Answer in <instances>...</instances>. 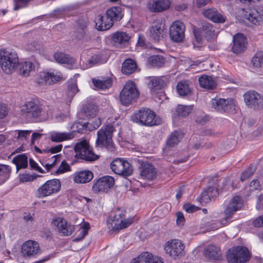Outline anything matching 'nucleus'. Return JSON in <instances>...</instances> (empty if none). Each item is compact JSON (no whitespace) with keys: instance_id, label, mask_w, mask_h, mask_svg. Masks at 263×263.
<instances>
[{"instance_id":"45","label":"nucleus","mask_w":263,"mask_h":263,"mask_svg":"<svg viewBox=\"0 0 263 263\" xmlns=\"http://www.w3.org/2000/svg\"><path fill=\"white\" fill-rule=\"evenodd\" d=\"M253 66L256 68H263V52H257L252 59Z\"/></svg>"},{"instance_id":"43","label":"nucleus","mask_w":263,"mask_h":263,"mask_svg":"<svg viewBox=\"0 0 263 263\" xmlns=\"http://www.w3.org/2000/svg\"><path fill=\"white\" fill-rule=\"evenodd\" d=\"M76 230H78L77 233H79L77 237L74 238V241H78L82 239L86 236L87 234V231L89 228V224L88 223L86 222L84 223L82 226H75Z\"/></svg>"},{"instance_id":"22","label":"nucleus","mask_w":263,"mask_h":263,"mask_svg":"<svg viewBox=\"0 0 263 263\" xmlns=\"http://www.w3.org/2000/svg\"><path fill=\"white\" fill-rule=\"evenodd\" d=\"M39 76L41 78V80H38L39 83H45L49 85L57 82L62 79V74L61 72L57 71L41 72Z\"/></svg>"},{"instance_id":"27","label":"nucleus","mask_w":263,"mask_h":263,"mask_svg":"<svg viewBox=\"0 0 263 263\" xmlns=\"http://www.w3.org/2000/svg\"><path fill=\"white\" fill-rule=\"evenodd\" d=\"M93 178V174L89 170L77 172L73 176V180L76 183H86Z\"/></svg>"},{"instance_id":"64","label":"nucleus","mask_w":263,"mask_h":263,"mask_svg":"<svg viewBox=\"0 0 263 263\" xmlns=\"http://www.w3.org/2000/svg\"><path fill=\"white\" fill-rule=\"evenodd\" d=\"M253 225L255 227H263V215L255 219L253 222Z\"/></svg>"},{"instance_id":"40","label":"nucleus","mask_w":263,"mask_h":263,"mask_svg":"<svg viewBox=\"0 0 263 263\" xmlns=\"http://www.w3.org/2000/svg\"><path fill=\"white\" fill-rule=\"evenodd\" d=\"M177 90L181 96H188L191 93V89L187 81L179 82L177 85Z\"/></svg>"},{"instance_id":"9","label":"nucleus","mask_w":263,"mask_h":263,"mask_svg":"<svg viewBox=\"0 0 263 263\" xmlns=\"http://www.w3.org/2000/svg\"><path fill=\"white\" fill-rule=\"evenodd\" d=\"M108 20L105 24L102 25V17H100L98 24L100 29H109L114 24L115 21H120L123 17L124 14L122 9L120 7H112L108 9L106 12Z\"/></svg>"},{"instance_id":"33","label":"nucleus","mask_w":263,"mask_h":263,"mask_svg":"<svg viewBox=\"0 0 263 263\" xmlns=\"http://www.w3.org/2000/svg\"><path fill=\"white\" fill-rule=\"evenodd\" d=\"M221 255L220 249L214 245L208 246L204 250V255L210 259H218Z\"/></svg>"},{"instance_id":"31","label":"nucleus","mask_w":263,"mask_h":263,"mask_svg":"<svg viewBox=\"0 0 263 263\" xmlns=\"http://www.w3.org/2000/svg\"><path fill=\"white\" fill-rule=\"evenodd\" d=\"M36 62L30 60L22 62L20 64V73L24 77H27L35 69Z\"/></svg>"},{"instance_id":"46","label":"nucleus","mask_w":263,"mask_h":263,"mask_svg":"<svg viewBox=\"0 0 263 263\" xmlns=\"http://www.w3.org/2000/svg\"><path fill=\"white\" fill-rule=\"evenodd\" d=\"M10 171L8 165L0 164V183L4 182L8 179Z\"/></svg>"},{"instance_id":"47","label":"nucleus","mask_w":263,"mask_h":263,"mask_svg":"<svg viewBox=\"0 0 263 263\" xmlns=\"http://www.w3.org/2000/svg\"><path fill=\"white\" fill-rule=\"evenodd\" d=\"M255 167L253 166H249L244 172H243L240 176L241 181H245L249 177L252 176L255 172Z\"/></svg>"},{"instance_id":"21","label":"nucleus","mask_w":263,"mask_h":263,"mask_svg":"<svg viewBox=\"0 0 263 263\" xmlns=\"http://www.w3.org/2000/svg\"><path fill=\"white\" fill-rule=\"evenodd\" d=\"M112 133H98V138L96 140L97 147H105L110 151L114 150L112 140Z\"/></svg>"},{"instance_id":"13","label":"nucleus","mask_w":263,"mask_h":263,"mask_svg":"<svg viewBox=\"0 0 263 263\" xmlns=\"http://www.w3.org/2000/svg\"><path fill=\"white\" fill-rule=\"evenodd\" d=\"M61 182L59 179H54L47 181L37 191L39 197H45L58 193L61 189Z\"/></svg>"},{"instance_id":"50","label":"nucleus","mask_w":263,"mask_h":263,"mask_svg":"<svg viewBox=\"0 0 263 263\" xmlns=\"http://www.w3.org/2000/svg\"><path fill=\"white\" fill-rule=\"evenodd\" d=\"M61 157V154L54 155L51 157V163H47L45 165V167L47 170H50L51 168L55 165L57 162H60Z\"/></svg>"},{"instance_id":"28","label":"nucleus","mask_w":263,"mask_h":263,"mask_svg":"<svg viewBox=\"0 0 263 263\" xmlns=\"http://www.w3.org/2000/svg\"><path fill=\"white\" fill-rule=\"evenodd\" d=\"M140 169V175L142 178L153 180L156 177V171L154 166L151 164L144 163L142 164Z\"/></svg>"},{"instance_id":"7","label":"nucleus","mask_w":263,"mask_h":263,"mask_svg":"<svg viewBox=\"0 0 263 263\" xmlns=\"http://www.w3.org/2000/svg\"><path fill=\"white\" fill-rule=\"evenodd\" d=\"M229 263H244L250 258L249 251L243 247H235L229 249L226 255Z\"/></svg>"},{"instance_id":"18","label":"nucleus","mask_w":263,"mask_h":263,"mask_svg":"<svg viewBox=\"0 0 263 263\" xmlns=\"http://www.w3.org/2000/svg\"><path fill=\"white\" fill-rule=\"evenodd\" d=\"M246 105L255 109L263 108V97L255 91H250L243 95Z\"/></svg>"},{"instance_id":"39","label":"nucleus","mask_w":263,"mask_h":263,"mask_svg":"<svg viewBox=\"0 0 263 263\" xmlns=\"http://www.w3.org/2000/svg\"><path fill=\"white\" fill-rule=\"evenodd\" d=\"M200 85L206 89H212L216 86L213 79L210 76H202L199 78Z\"/></svg>"},{"instance_id":"23","label":"nucleus","mask_w":263,"mask_h":263,"mask_svg":"<svg viewBox=\"0 0 263 263\" xmlns=\"http://www.w3.org/2000/svg\"><path fill=\"white\" fill-rule=\"evenodd\" d=\"M232 51L235 53H239L246 48L247 39L242 33H237L234 35L233 39Z\"/></svg>"},{"instance_id":"54","label":"nucleus","mask_w":263,"mask_h":263,"mask_svg":"<svg viewBox=\"0 0 263 263\" xmlns=\"http://www.w3.org/2000/svg\"><path fill=\"white\" fill-rule=\"evenodd\" d=\"M68 94L70 96H73L78 91V89L76 82L74 81L69 84L68 87Z\"/></svg>"},{"instance_id":"10","label":"nucleus","mask_w":263,"mask_h":263,"mask_svg":"<svg viewBox=\"0 0 263 263\" xmlns=\"http://www.w3.org/2000/svg\"><path fill=\"white\" fill-rule=\"evenodd\" d=\"M115 184L114 178L110 176H104L92 181V191L95 193H108Z\"/></svg>"},{"instance_id":"19","label":"nucleus","mask_w":263,"mask_h":263,"mask_svg":"<svg viewBox=\"0 0 263 263\" xmlns=\"http://www.w3.org/2000/svg\"><path fill=\"white\" fill-rule=\"evenodd\" d=\"M243 205L241 197L235 196L233 197L227 205L224 210L225 221L232 217L234 213L241 209Z\"/></svg>"},{"instance_id":"11","label":"nucleus","mask_w":263,"mask_h":263,"mask_svg":"<svg viewBox=\"0 0 263 263\" xmlns=\"http://www.w3.org/2000/svg\"><path fill=\"white\" fill-rule=\"evenodd\" d=\"M139 95L135 83L132 81H127L120 92V101L122 104L127 105L136 99Z\"/></svg>"},{"instance_id":"15","label":"nucleus","mask_w":263,"mask_h":263,"mask_svg":"<svg viewBox=\"0 0 263 263\" xmlns=\"http://www.w3.org/2000/svg\"><path fill=\"white\" fill-rule=\"evenodd\" d=\"M166 33L164 23L160 20L155 21L149 27L148 35L152 40L158 41L162 39Z\"/></svg>"},{"instance_id":"16","label":"nucleus","mask_w":263,"mask_h":263,"mask_svg":"<svg viewBox=\"0 0 263 263\" xmlns=\"http://www.w3.org/2000/svg\"><path fill=\"white\" fill-rule=\"evenodd\" d=\"M185 27L184 24L180 21L174 22L170 28V36L172 40L179 43L183 41L184 38Z\"/></svg>"},{"instance_id":"52","label":"nucleus","mask_w":263,"mask_h":263,"mask_svg":"<svg viewBox=\"0 0 263 263\" xmlns=\"http://www.w3.org/2000/svg\"><path fill=\"white\" fill-rule=\"evenodd\" d=\"M9 112L8 105L3 102H0V119H3L7 117Z\"/></svg>"},{"instance_id":"25","label":"nucleus","mask_w":263,"mask_h":263,"mask_svg":"<svg viewBox=\"0 0 263 263\" xmlns=\"http://www.w3.org/2000/svg\"><path fill=\"white\" fill-rule=\"evenodd\" d=\"M130 263H163L161 259L154 256L152 254L145 252L134 258Z\"/></svg>"},{"instance_id":"14","label":"nucleus","mask_w":263,"mask_h":263,"mask_svg":"<svg viewBox=\"0 0 263 263\" xmlns=\"http://www.w3.org/2000/svg\"><path fill=\"white\" fill-rule=\"evenodd\" d=\"M110 167L115 173L124 176H128L133 173L131 164L121 159L114 160L110 164Z\"/></svg>"},{"instance_id":"32","label":"nucleus","mask_w":263,"mask_h":263,"mask_svg":"<svg viewBox=\"0 0 263 263\" xmlns=\"http://www.w3.org/2000/svg\"><path fill=\"white\" fill-rule=\"evenodd\" d=\"M105 61L103 60L101 56L99 54H97L92 55L88 60L84 61L81 59L80 61V65L82 68L86 69L89 68L98 64H101L104 63Z\"/></svg>"},{"instance_id":"42","label":"nucleus","mask_w":263,"mask_h":263,"mask_svg":"<svg viewBox=\"0 0 263 263\" xmlns=\"http://www.w3.org/2000/svg\"><path fill=\"white\" fill-rule=\"evenodd\" d=\"M55 60L61 64H72L74 60L71 58L68 55L62 52H56L54 54Z\"/></svg>"},{"instance_id":"8","label":"nucleus","mask_w":263,"mask_h":263,"mask_svg":"<svg viewBox=\"0 0 263 263\" xmlns=\"http://www.w3.org/2000/svg\"><path fill=\"white\" fill-rule=\"evenodd\" d=\"M164 250L166 254L173 258L181 257L185 254V245L181 240L171 239L164 245Z\"/></svg>"},{"instance_id":"41","label":"nucleus","mask_w":263,"mask_h":263,"mask_svg":"<svg viewBox=\"0 0 263 263\" xmlns=\"http://www.w3.org/2000/svg\"><path fill=\"white\" fill-rule=\"evenodd\" d=\"M165 59L160 55H153L148 60V65L154 68H159L163 66L165 63Z\"/></svg>"},{"instance_id":"1","label":"nucleus","mask_w":263,"mask_h":263,"mask_svg":"<svg viewBox=\"0 0 263 263\" xmlns=\"http://www.w3.org/2000/svg\"><path fill=\"white\" fill-rule=\"evenodd\" d=\"M96 115V110L92 108V110L81 111L78 114V120L71 126V132H81V130H88L92 132L96 130L101 125L99 118H95L89 120L88 122L84 121V116L88 118H93Z\"/></svg>"},{"instance_id":"61","label":"nucleus","mask_w":263,"mask_h":263,"mask_svg":"<svg viewBox=\"0 0 263 263\" xmlns=\"http://www.w3.org/2000/svg\"><path fill=\"white\" fill-rule=\"evenodd\" d=\"M183 209L186 212L189 213H193L198 210V208L197 206L188 203L185 204L183 205Z\"/></svg>"},{"instance_id":"60","label":"nucleus","mask_w":263,"mask_h":263,"mask_svg":"<svg viewBox=\"0 0 263 263\" xmlns=\"http://www.w3.org/2000/svg\"><path fill=\"white\" fill-rule=\"evenodd\" d=\"M211 197L210 196L209 194L207 193V192L203 191L201 195H200V202H203L205 203H209L210 201L212 200Z\"/></svg>"},{"instance_id":"59","label":"nucleus","mask_w":263,"mask_h":263,"mask_svg":"<svg viewBox=\"0 0 263 263\" xmlns=\"http://www.w3.org/2000/svg\"><path fill=\"white\" fill-rule=\"evenodd\" d=\"M63 146L62 144H59L57 146L51 147L46 149H44V153H51L52 154H55L61 151Z\"/></svg>"},{"instance_id":"44","label":"nucleus","mask_w":263,"mask_h":263,"mask_svg":"<svg viewBox=\"0 0 263 263\" xmlns=\"http://www.w3.org/2000/svg\"><path fill=\"white\" fill-rule=\"evenodd\" d=\"M193 105H178L176 108V111L179 116L186 117L193 110Z\"/></svg>"},{"instance_id":"48","label":"nucleus","mask_w":263,"mask_h":263,"mask_svg":"<svg viewBox=\"0 0 263 263\" xmlns=\"http://www.w3.org/2000/svg\"><path fill=\"white\" fill-rule=\"evenodd\" d=\"M42 46L37 42L32 41L28 43L26 46V49L28 51L32 52L40 51Z\"/></svg>"},{"instance_id":"58","label":"nucleus","mask_w":263,"mask_h":263,"mask_svg":"<svg viewBox=\"0 0 263 263\" xmlns=\"http://www.w3.org/2000/svg\"><path fill=\"white\" fill-rule=\"evenodd\" d=\"M205 191L207 192V193L209 194L212 199H214L219 194L217 189L214 186L209 187Z\"/></svg>"},{"instance_id":"36","label":"nucleus","mask_w":263,"mask_h":263,"mask_svg":"<svg viewBox=\"0 0 263 263\" xmlns=\"http://www.w3.org/2000/svg\"><path fill=\"white\" fill-rule=\"evenodd\" d=\"M12 162L16 165L17 171L26 168L28 166V158L25 154L16 156L13 158Z\"/></svg>"},{"instance_id":"51","label":"nucleus","mask_w":263,"mask_h":263,"mask_svg":"<svg viewBox=\"0 0 263 263\" xmlns=\"http://www.w3.org/2000/svg\"><path fill=\"white\" fill-rule=\"evenodd\" d=\"M227 223V221H225V218L224 219H222L219 222H215L214 221H211L208 222V226L210 227V229L214 230L218 229L220 227L223 225H224Z\"/></svg>"},{"instance_id":"53","label":"nucleus","mask_w":263,"mask_h":263,"mask_svg":"<svg viewBox=\"0 0 263 263\" xmlns=\"http://www.w3.org/2000/svg\"><path fill=\"white\" fill-rule=\"evenodd\" d=\"M36 176L28 174H22L19 175L20 181L22 182H28L33 181L35 179Z\"/></svg>"},{"instance_id":"26","label":"nucleus","mask_w":263,"mask_h":263,"mask_svg":"<svg viewBox=\"0 0 263 263\" xmlns=\"http://www.w3.org/2000/svg\"><path fill=\"white\" fill-rule=\"evenodd\" d=\"M245 17L253 25L257 26L263 25V13L255 9L246 12Z\"/></svg>"},{"instance_id":"55","label":"nucleus","mask_w":263,"mask_h":263,"mask_svg":"<svg viewBox=\"0 0 263 263\" xmlns=\"http://www.w3.org/2000/svg\"><path fill=\"white\" fill-rule=\"evenodd\" d=\"M158 7H160L161 12L169 8L171 2L169 0H158Z\"/></svg>"},{"instance_id":"17","label":"nucleus","mask_w":263,"mask_h":263,"mask_svg":"<svg viewBox=\"0 0 263 263\" xmlns=\"http://www.w3.org/2000/svg\"><path fill=\"white\" fill-rule=\"evenodd\" d=\"M52 224L59 233L66 236L71 235L76 230L75 226L68 223L65 219L61 217L53 219Z\"/></svg>"},{"instance_id":"20","label":"nucleus","mask_w":263,"mask_h":263,"mask_svg":"<svg viewBox=\"0 0 263 263\" xmlns=\"http://www.w3.org/2000/svg\"><path fill=\"white\" fill-rule=\"evenodd\" d=\"M40 252V245L35 241L27 240L22 246V253L25 257H34Z\"/></svg>"},{"instance_id":"29","label":"nucleus","mask_w":263,"mask_h":263,"mask_svg":"<svg viewBox=\"0 0 263 263\" xmlns=\"http://www.w3.org/2000/svg\"><path fill=\"white\" fill-rule=\"evenodd\" d=\"M202 14L204 16L214 23H222L226 21V17L214 8L205 9L202 11Z\"/></svg>"},{"instance_id":"34","label":"nucleus","mask_w":263,"mask_h":263,"mask_svg":"<svg viewBox=\"0 0 263 263\" xmlns=\"http://www.w3.org/2000/svg\"><path fill=\"white\" fill-rule=\"evenodd\" d=\"M183 137V133H171L166 140V145L164 150L168 147H173L177 145Z\"/></svg>"},{"instance_id":"2","label":"nucleus","mask_w":263,"mask_h":263,"mask_svg":"<svg viewBox=\"0 0 263 263\" xmlns=\"http://www.w3.org/2000/svg\"><path fill=\"white\" fill-rule=\"evenodd\" d=\"M21 112L26 117L33 119L36 121H45L50 116L48 112L36 101L26 102L22 106Z\"/></svg>"},{"instance_id":"38","label":"nucleus","mask_w":263,"mask_h":263,"mask_svg":"<svg viewBox=\"0 0 263 263\" xmlns=\"http://www.w3.org/2000/svg\"><path fill=\"white\" fill-rule=\"evenodd\" d=\"M136 68V62L130 59L126 60L122 64V71L126 74H130L133 73Z\"/></svg>"},{"instance_id":"12","label":"nucleus","mask_w":263,"mask_h":263,"mask_svg":"<svg viewBox=\"0 0 263 263\" xmlns=\"http://www.w3.org/2000/svg\"><path fill=\"white\" fill-rule=\"evenodd\" d=\"M211 105L215 110L228 113L234 112L236 108L235 100L231 98H215L211 100Z\"/></svg>"},{"instance_id":"4","label":"nucleus","mask_w":263,"mask_h":263,"mask_svg":"<svg viewBox=\"0 0 263 263\" xmlns=\"http://www.w3.org/2000/svg\"><path fill=\"white\" fill-rule=\"evenodd\" d=\"M132 120L142 125L152 126L159 124L160 120L156 118L155 112L148 108L138 110L132 116Z\"/></svg>"},{"instance_id":"35","label":"nucleus","mask_w":263,"mask_h":263,"mask_svg":"<svg viewBox=\"0 0 263 263\" xmlns=\"http://www.w3.org/2000/svg\"><path fill=\"white\" fill-rule=\"evenodd\" d=\"M93 85L98 89H105L112 85V80L110 78H101L98 79H93Z\"/></svg>"},{"instance_id":"57","label":"nucleus","mask_w":263,"mask_h":263,"mask_svg":"<svg viewBox=\"0 0 263 263\" xmlns=\"http://www.w3.org/2000/svg\"><path fill=\"white\" fill-rule=\"evenodd\" d=\"M70 170V166L65 161H62L58 169L57 170V174H62Z\"/></svg>"},{"instance_id":"30","label":"nucleus","mask_w":263,"mask_h":263,"mask_svg":"<svg viewBox=\"0 0 263 263\" xmlns=\"http://www.w3.org/2000/svg\"><path fill=\"white\" fill-rule=\"evenodd\" d=\"M130 39V35L124 32H117L112 36L113 44L115 46L120 47L127 45Z\"/></svg>"},{"instance_id":"3","label":"nucleus","mask_w":263,"mask_h":263,"mask_svg":"<svg viewBox=\"0 0 263 263\" xmlns=\"http://www.w3.org/2000/svg\"><path fill=\"white\" fill-rule=\"evenodd\" d=\"M17 53L11 50H0V66L3 71L8 74L13 73L18 65Z\"/></svg>"},{"instance_id":"62","label":"nucleus","mask_w":263,"mask_h":263,"mask_svg":"<svg viewBox=\"0 0 263 263\" xmlns=\"http://www.w3.org/2000/svg\"><path fill=\"white\" fill-rule=\"evenodd\" d=\"M250 190H258L260 189V185L257 179L252 180L250 184Z\"/></svg>"},{"instance_id":"63","label":"nucleus","mask_w":263,"mask_h":263,"mask_svg":"<svg viewBox=\"0 0 263 263\" xmlns=\"http://www.w3.org/2000/svg\"><path fill=\"white\" fill-rule=\"evenodd\" d=\"M29 165L31 168L40 173H43L42 168L32 159H29Z\"/></svg>"},{"instance_id":"37","label":"nucleus","mask_w":263,"mask_h":263,"mask_svg":"<svg viewBox=\"0 0 263 263\" xmlns=\"http://www.w3.org/2000/svg\"><path fill=\"white\" fill-rule=\"evenodd\" d=\"M74 137L73 133H54L51 137L52 141L61 142Z\"/></svg>"},{"instance_id":"6","label":"nucleus","mask_w":263,"mask_h":263,"mask_svg":"<svg viewBox=\"0 0 263 263\" xmlns=\"http://www.w3.org/2000/svg\"><path fill=\"white\" fill-rule=\"evenodd\" d=\"M75 156L87 161H93L98 159L99 156L94 154L92 148L86 140L78 142L74 148Z\"/></svg>"},{"instance_id":"5","label":"nucleus","mask_w":263,"mask_h":263,"mask_svg":"<svg viewBox=\"0 0 263 263\" xmlns=\"http://www.w3.org/2000/svg\"><path fill=\"white\" fill-rule=\"evenodd\" d=\"M108 228L111 230H119L125 229L133 223L131 218L125 219L124 213L117 210L114 216H111L107 219Z\"/></svg>"},{"instance_id":"24","label":"nucleus","mask_w":263,"mask_h":263,"mask_svg":"<svg viewBox=\"0 0 263 263\" xmlns=\"http://www.w3.org/2000/svg\"><path fill=\"white\" fill-rule=\"evenodd\" d=\"M168 79L165 77L152 78L148 83V86L152 94L158 93L167 83Z\"/></svg>"},{"instance_id":"56","label":"nucleus","mask_w":263,"mask_h":263,"mask_svg":"<svg viewBox=\"0 0 263 263\" xmlns=\"http://www.w3.org/2000/svg\"><path fill=\"white\" fill-rule=\"evenodd\" d=\"M30 0H14V10H17L25 7L26 4Z\"/></svg>"},{"instance_id":"49","label":"nucleus","mask_w":263,"mask_h":263,"mask_svg":"<svg viewBox=\"0 0 263 263\" xmlns=\"http://www.w3.org/2000/svg\"><path fill=\"white\" fill-rule=\"evenodd\" d=\"M158 0L149 1L147 4V8L152 12H161V9H160V7H158Z\"/></svg>"}]
</instances>
